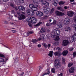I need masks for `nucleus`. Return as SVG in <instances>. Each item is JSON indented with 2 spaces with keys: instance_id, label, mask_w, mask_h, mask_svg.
Masks as SVG:
<instances>
[{
  "instance_id": "b1692460",
  "label": "nucleus",
  "mask_w": 76,
  "mask_h": 76,
  "mask_svg": "<svg viewBox=\"0 0 76 76\" xmlns=\"http://www.w3.org/2000/svg\"><path fill=\"white\" fill-rule=\"evenodd\" d=\"M54 3H53V5L55 6H57V0H54Z\"/></svg>"
},
{
  "instance_id": "7c9ffc66",
  "label": "nucleus",
  "mask_w": 76,
  "mask_h": 76,
  "mask_svg": "<svg viewBox=\"0 0 76 76\" xmlns=\"http://www.w3.org/2000/svg\"><path fill=\"white\" fill-rule=\"evenodd\" d=\"M73 65V63H69L68 64V67H70L71 66H72Z\"/></svg>"
},
{
  "instance_id": "4d7b16f0",
  "label": "nucleus",
  "mask_w": 76,
  "mask_h": 76,
  "mask_svg": "<svg viewBox=\"0 0 76 76\" xmlns=\"http://www.w3.org/2000/svg\"><path fill=\"white\" fill-rule=\"evenodd\" d=\"M54 10H55V9L54 8H52V9H51V12H52V13H53V12H54Z\"/></svg>"
},
{
  "instance_id": "c9c22d12",
  "label": "nucleus",
  "mask_w": 76,
  "mask_h": 76,
  "mask_svg": "<svg viewBox=\"0 0 76 76\" xmlns=\"http://www.w3.org/2000/svg\"><path fill=\"white\" fill-rule=\"evenodd\" d=\"M50 11V10H44V12L45 13H47V12H49Z\"/></svg>"
},
{
  "instance_id": "5fc2aeb1",
  "label": "nucleus",
  "mask_w": 76,
  "mask_h": 76,
  "mask_svg": "<svg viewBox=\"0 0 76 76\" xmlns=\"http://www.w3.org/2000/svg\"><path fill=\"white\" fill-rule=\"evenodd\" d=\"M28 25L31 28L32 27V24H31V23H28Z\"/></svg>"
},
{
  "instance_id": "c756f323",
  "label": "nucleus",
  "mask_w": 76,
  "mask_h": 76,
  "mask_svg": "<svg viewBox=\"0 0 76 76\" xmlns=\"http://www.w3.org/2000/svg\"><path fill=\"white\" fill-rule=\"evenodd\" d=\"M62 61L63 64H66V62H65L66 61V59L64 58H62Z\"/></svg>"
},
{
  "instance_id": "6e6552de",
  "label": "nucleus",
  "mask_w": 76,
  "mask_h": 76,
  "mask_svg": "<svg viewBox=\"0 0 76 76\" xmlns=\"http://www.w3.org/2000/svg\"><path fill=\"white\" fill-rule=\"evenodd\" d=\"M24 19H25V16L23 14H21L20 16L18 17V19L20 20Z\"/></svg>"
},
{
  "instance_id": "aec40b11",
  "label": "nucleus",
  "mask_w": 76,
  "mask_h": 76,
  "mask_svg": "<svg viewBox=\"0 0 76 76\" xmlns=\"http://www.w3.org/2000/svg\"><path fill=\"white\" fill-rule=\"evenodd\" d=\"M45 28L44 27H43L42 28L40 31V32L41 33H44L45 32Z\"/></svg>"
},
{
  "instance_id": "cd10ccee",
  "label": "nucleus",
  "mask_w": 76,
  "mask_h": 76,
  "mask_svg": "<svg viewBox=\"0 0 76 76\" xmlns=\"http://www.w3.org/2000/svg\"><path fill=\"white\" fill-rule=\"evenodd\" d=\"M40 37L42 38V39H44V38L45 37V35H44V34H42L40 35Z\"/></svg>"
},
{
  "instance_id": "69168bd1",
  "label": "nucleus",
  "mask_w": 76,
  "mask_h": 76,
  "mask_svg": "<svg viewBox=\"0 0 76 76\" xmlns=\"http://www.w3.org/2000/svg\"><path fill=\"white\" fill-rule=\"evenodd\" d=\"M37 47H38L39 48V47H41V45H37Z\"/></svg>"
},
{
  "instance_id": "72a5a7b5",
  "label": "nucleus",
  "mask_w": 76,
  "mask_h": 76,
  "mask_svg": "<svg viewBox=\"0 0 76 76\" xmlns=\"http://www.w3.org/2000/svg\"><path fill=\"white\" fill-rule=\"evenodd\" d=\"M59 39H60V38H59V36H57L56 38V41H58V40H59Z\"/></svg>"
},
{
  "instance_id": "bb28decb",
  "label": "nucleus",
  "mask_w": 76,
  "mask_h": 76,
  "mask_svg": "<svg viewBox=\"0 0 76 76\" xmlns=\"http://www.w3.org/2000/svg\"><path fill=\"white\" fill-rule=\"evenodd\" d=\"M44 10H50V9L48 7H44L43 8Z\"/></svg>"
},
{
  "instance_id": "473e14b6",
  "label": "nucleus",
  "mask_w": 76,
  "mask_h": 76,
  "mask_svg": "<svg viewBox=\"0 0 76 76\" xmlns=\"http://www.w3.org/2000/svg\"><path fill=\"white\" fill-rule=\"evenodd\" d=\"M42 45L45 47V48H47V45L45 43H42Z\"/></svg>"
},
{
  "instance_id": "5701e85b",
  "label": "nucleus",
  "mask_w": 76,
  "mask_h": 76,
  "mask_svg": "<svg viewBox=\"0 0 76 76\" xmlns=\"http://www.w3.org/2000/svg\"><path fill=\"white\" fill-rule=\"evenodd\" d=\"M53 51H50L49 53V54H48V55L50 57H52L53 56Z\"/></svg>"
},
{
  "instance_id": "e433bc0d",
  "label": "nucleus",
  "mask_w": 76,
  "mask_h": 76,
  "mask_svg": "<svg viewBox=\"0 0 76 76\" xmlns=\"http://www.w3.org/2000/svg\"><path fill=\"white\" fill-rule=\"evenodd\" d=\"M32 42H33L34 43H35L36 42H37V39H32Z\"/></svg>"
},
{
  "instance_id": "de8ad7c7",
  "label": "nucleus",
  "mask_w": 76,
  "mask_h": 76,
  "mask_svg": "<svg viewBox=\"0 0 76 76\" xmlns=\"http://www.w3.org/2000/svg\"><path fill=\"white\" fill-rule=\"evenodd\" d=\"M69 51H73V48H70L69 49Z\"/></svg>"
},
{
  "instance_id": "a878e982",
  "label": "nucleus",
  "mask_w": 76,
  "mask_h": 76,
  "mask_svg": "<svg viewBox=\"0 0 76 76\" xmlns=\"http://www.w3.org/2000/svg\"><path fill=\"white\" fill-rule=\"evenodd\" d=\"M37 9H38V8L35 7V6H34L33 7L32 9V10H34V11H36L37 10Z\"/></svg>"
},
{
  "instance_id": "680f3d73",
  "label": "nucleus",
  "mask_w": 76,
  "mask_h": 76,
  "mask_svg": "<svg viewBox=\"0 0 76 76\" xmlns=\"http://www.w3.org/2000/svg\"><path fill=\"white\" fill-rule=\"evenodd\" d=\"M29 71H28L26 73V75H29Z\"/></svg>"
},
{
  "instance_id": "4468645a",
  "label": "nucleus",
  "mask_w": 76,
  "mask_h": 76,
  "mask_svg": "<svg viewBox=\"0 0 76 76\" xmlns=\"http://www.w3.org/2000/svg\"><path fill=\"white\" fill-rule=\"evenodd\" d=\"M32 18L33 17H29L27 18V20H28V22L30 23H32Z\"/></svg>"
},
{
  "instance_id": "09e8293b",
  "label": "nucleus",
  "mask_w": 76,
  "mask_h": 76,
  "mask_svg": "<svg viewBox=\"0 0 76 76\" xmlns=\"http://www.w3.org/2000/svg\"><path fill=\"white\" fill-rule=\"evenodd\" d=\"M58 76H63V74L61 73L60 74H58Z\"/></svg>"
},
{
  "instance_id": "338daca9",
  "label": "nucleus",
  "mask_w": 76,
  "mask_h": 76,
  "mask_svg": "<svg viewBox=\"0 0 76 76\" xmlns=\"http://www.w3.org/2000/svg\"><path fill=\"white\" fill-rule=\"evenodd\" d=\"M12 14H13L15 13V11L13 10H12Z\"/></svg>"
},
{
  "instance_id": "1a4fd4ad",
  "label": "nucleus",
  "mask_w": 76,
  "mask_h": 76,
  "mask_svg": "<svg viewBox=\"0 0 76 76\" xmlns=\"http://www.w3.org/2000/svg\"><path fill=\"white\" fill-rule=\"evenodd\" d=\"M69 43V41L66 40H64L63 41L62 45L66 46Z\"/></svg>"
},
{
  "instance_id": "bf43d9fd",
  "label": "nucleus",
  "mask_w": 76,
  "mask_h": 76,
  "mask_svg": "<svg viewBox=\"0 0 76 76\" xmlns=\"http://www.w3.org/2000/svg\"><path fill=\"white\" fill-rule=\"evenodd\" d=\"M11 31L13 33H15V32H16V31L15 30H12Z\"/></svg>"
},
{
  "instance_id": "0eeeda50",
  "label": "nucleus",
  "mask_w": 76,
  "mask_h": 76,
  "mask_svg": "<svg viewBox=\"0 0 76 76\" xmlns=\"http://www.w3.org/2000/svg\"><path fill=\"white\" fill-rule=\"evenodd\" d=\"M36 15L37 16L41 17V16H42L44 15V14L41 11H38L37 12Z\"/></svg>"
},
{
  "instance_id": "8fccbe9b",
  "label": "nucleus",
  "mask_w": 76,
  "mask_h": 76,
  "mask_svg": "<svg viewBox=\"0 0 76 76\" xmlns=\"http://www.w3.org/2000/svg\"><path fill=\"white\" fill-rule=\"evenodd\" d=\"M29 34H32L34 33V32L32 31H28Z\"/></svg>"
},
{
  "instance_id": "c85d7f7f",
  "label": "nucleus",
  "mask_w": 76,
  "mask_h": 76,
  "mask_svg": "<svg viewBox=\"0 0 76 76\" xmlns=\"http://www.w3.org/2000/svg\"><path fill=\"white\" fill-rule=\"evenodd\" d=\"M56 69L54 68H54H52L51 69V71L52 72V73H56V71H55V69Z\"/></svg>"
},
{
  "instance_id": "e2e57ef3",
  "label": "nucleus",
  "mask_w": 76,
  "mask_h": 76,
  "mask_svg": "<svg viewBox=\"0 0 76 76\" xmlns=\"http://www.w3.org/2000/svg\"><path fill=\"white\" fill-rule=\"evenodd\" d=\"M64 9L66 10V9H67V8H68L67 7V6H65L64 7Z\"/></svg>"
},
{
  "instance_id": "9b49d317",
  "label": "nucleus",
  "mask_w": 76,
  "mask_h": 76,
  "mask_svg": "<svg viewBox=\"0 0 76 76\" xmlns=\"http://www.w3.org/2000/svg\"><path fill=\"white\" fill-rule=\"evenodd\" d=\"M71 40L72 42H75L76 40V34H74V35L71 38Z\"/></svg>"
},
{
  "instance_id": "864d4df0",
  "label": "nucleus",
  "mask_w": 76,
  "mask_h": 76,
  "mask_svg": "<svg viewBox=\"0 0 76 76\" xmlns=\"http://www.w3.org/2000/svg\"><path fill=\"white\" fill-rule=\"evenodd\" d=\"M47 47L48 48H50V47H51V45L50 44H48V45Z\"/></svg>"
},
{
  "instance_id": "ddd939ff",
  "label": "nucleus",
  "mask_w": 76,
  "mask_h": 76,
  "mask_svg": "<svg viewBox=\"0 0 76 76\" xmlns=\"http://www.w3.org/2000/svg\"><path fill=\"white\" fill-rule=\"evenodd\" d=\"M64 29L65 31H67V32H70V31H71V28L69 26H66L65 27Z\"/></svg>"
},
{
  "instance_id": "774afa93",
  "label": "nucleus",
  "mask_w": 76,
  "mask_h": 76,
  "mask_svg": "<svg viewBox=\"0 0 76 76\" xmlns=\"http://www.w3.org/2000/svg\"><path fill=\"white\" fill-rule=\"evenodd\" d=\"M73 31L74 32L75 34H76V30H73Z\"/></svg>"
},
{
  "instance_id": "13d9d810",
  "label": "nucleus",
  "mask_w": 76,
  "mask_h": 76,
  "mask_svg": "<svg viewBox=\"0 0 76 76\" xmlns=\"http://www.w3.org/2000/svg\"><path fill=\"white\" fill-rule=\"evenodd\" d=\"M23 74H24V72H22L21 74H20V76H23Z\"/></svg>"
},
{
  "instance_id": "7ed1b4c3",
  "label": "nucleus",
  "mask_w": 76,
  "mask_h": 76,
  "mask_svg": "<svg viewBox=\"0 0 76 76\" xmlns=\"http://www.w3.org/2000/svg\"><path fill=\"white\" fill-rule=\"evenodd\" d=\"M55 14L56 16H64V13L63 12H62L58 10L56 11Z\"/></svg>"
},
{
  "instance_id": "49530a36",
  "label": "nucleus",
  "mask_w": 76,
  "mask_h": 76,
  "mask_svg": "<svg viewBox=\"0 0 76 76\" xmlns=\"http://www.w3.org/2000/svg\"><path fill=\"white\" fill-rule=\"evenodd\" d=\"M21 3H24V0H19Z\"/></svg>"
},
{
  "instance_id": "f8f14e48",
  "label": "nucleus",
  "mask_w": 76,
  "mask_h": 76,
  "mask_svg": "<svg viewBox=\"0 0 76 76\" xmlns=\"http://www.w3.org/2000/svg\"><path fill=\"white\" fill-rule=\"evenodd\" d=\"M33 3L34 4L35 6H36V7H38V5H39V4L38 3V1L37 0H33Z\"/></svg>"
},
{
  "instance_id": "2eb2a0df",
  "label": "nucleus",
  "mask_w": 76,
  "mask_h": 76,
  "mask_svg": "<svg viewBox=\"0 0 76 76\" xmlns=\"http://www.w3.org/2000/svg\"><path fill=\"white\" fill-rule=\"evenodd\" d=\"M18 9L19 10H22V11H24L25 10V7L21 6H20L18 7Z\"/></svg>"
},
{
  "instance_id": "79ce46f5",
  "label": "nucleus",
  "mask_w": 76,
  "mask_h": 76,
  "mask_svg": "<svg viewBox=\"0 0 76 76\" xmlns=\"http://www.w3.org/2000/svg\"><path fill=\"white\" fill-rule=\"evenodd\" d=\"M1 64H4L6 63V61H2L1 62Z\"/></svg>"
},
{
  "instance_id": "a18cd8bd",
  "label": "nucleus",
  "mask_w": 76,
  "mask_h": 76,
  "mask_svg": "<svg viewBox=\"0 0 76 76\" xmlns=\"http://www.w3.org/2000/svg\"><path fill=\"white\" fill-rule=\"evenodd\" d=\"M45 6H49V3H48V2H47L46 4H45Z\"/></svg>"
},
{
  "instance_id": "f257e3e1",
  "label": "nucleus",
  "mask_w": 76,
  "mask_h": 76,
  "mask_svg": "<svg viewBox=\"0 0 76 76\" xmlns=\"http://www.w3.org/2000/svg\"><path fill=\"white\" fill-rule=\"evenodd\" d=\"M59 59H56L54 63H55L54 68L55 69H59V67H61V64L60 62Z\"/></svg>"
},
{
  "instance_id": "423d86ee",
  "label": "nucleus",
  "mask_w": 76,
  "mask_h": 76,
  "mask_svg": "<svg viewBox=\"0 0 76 76\" xmlns=\"http://www.w3.org/2000/svg\"><path fill=\"white\" fill-rule=\"evenodd\" d=\"M64 23L65 25H67L70 23V19L69 18H66L64 21Z\"/></svg>"
},
{
  "instance_id": "412c9836",
  "label": "nucleus",
  "mask_w": 76,
  "mask_h": 76,
  "mask_svg": "<svg viewBox=\"0 0 76 76\" xmlns=\"http://www.w3.org/2000/svg\"><path fill=\"white\" fill-rule=\"evenodd\" d=\"M42 24V22L40 21L38 23L34 25V26L35 27L39 26L40 25H41Z\"/></svg>"
},
{
  "instance_id": "37998d69",
  "label": "nucleus",
  "mask_w": 76,
  "mask_h": 76,
  "mask_svg": "<svg viewBox=\"0 0 76 76\" xmlns=\"http://www.w3.org/2000/svg\"><path fill=\"white\" fill-rule=\"evenodd\" d=\"M57 22V21L56 20H53V25H56V23Z\"/></svg>"
},
{
  "instance_id": "0e129e2a",
  "label": "nucleus",
  "mask_w": 76,
  "mask_h": 76,
  "mask_svg": "<svg viewBox=\"0 0 76 76\" xmlns=\"http://www.w3.org/2000/svg\"><path fill=\"white\" fill-rule=\"evenodd\" d=\"M73 28H75V29H76V24H75L74 25Z\"/></svg>"
},
{
  "instance_id": "6ab92c4d",
  "label": "nucleus",
  "mask_w": 76,
  "mask_h": 76,
  "mask_svg": "<svg viewBox=\"0 0 76 76\" xmlns=\"http://www.w3.org/2000/svg\"><path fill=\"white\" fill-rule=\"evenodd\" d=\"M58 28H62L63 26V25L61 23V22H59L58 23Z\"/></svg>"
},
{
  "instance_id": "052dcab7",
  "label": "nucleus",
  "mask_w": 76,
  "mask_h": 76,
  "mask_svg": "<svg viewBox=\"0 0 76 76\" xmlns=\"http://www.w3.org/2000/svg\"><path fill=\"white\" fill-rule=\"evenodd\" d=\"M46 25L47 26H50V23H47L46 24Z\"/></svg>"
},
{
  "instance_id": "39448f33",
  "label": "nucleus",
  "mask_w": 76,
  "mask_h": 76,
  "mask_svg": "<svg viewBox=\"0 0 76 76\" xmlns=\"http://www.w3.org/2000/svg\"><path fill=\"white\" fill-rule=\"evenodd\" d=\"M73 14H74V12L72 11H68L67 12V15L70 17L72 16L73 15Z\"/></svg>"
},
{
  "instance_id": "4be33fe9",
  "label": "nucleus",
  "mask_w": 76,
  "mask_h": 76,
  "mask_svg": "<svg viewBox=\"0 0 76 76\" xmlns=\"http://www.w3.org/2000/svg\"><path fill=\"white\" fill-rule=\"evenodd\" d=\"M57 9L59 10H60V11H61V12H63L64 11V10H63V8H62V7H58Z\"/></svg>"
},
{
  "instance_id": "2f4dec72",
  "label": "nucleus",
  "mask_w": 76,
  "mask_h": 76,
  "mask_svg": "<svg viewBox=\"0 0 76 76\" xmlns=\"http://www.w3.org/2000/svg\"><path fill=\"white\" fill-rule=\"evenodd\" d=\"M34 6V5H33V4H30L29 5V7L30 9H32Z\"/></svg>"
},
{
  "instance_id": "c03bdc74",
  "label": "nucleus",
  "mask_w": 76,
  "mask_h": 76,
  "mask_svg": "<svg viewBox=\"0 0 76 76\" xmlns=\"http://www.w3.org/2000/svg\"><path fill=\"white\" fill-rule=\"evenodd\" d=\"M41 66H39L37 68V71H39V70H40V69H41Z\"/></svg>"
},
{
  "instance_id": "f3484780",
  "label": "nucleus",
  "mask_w": 76,
  "mask_h": 76,
  "mask_svg": "<svg viewBox=\"0 0 76 76\" xmlns=\"http://www.w3.org/2000/svg\"><path fill=\"white\" fill-rule=\"evenodd\" d=\"M67 54H68V51L67 50H64L62 53V54L64 56H66Z\"/></svg>"
},
{
  "instance_id": "dca6fc26",
  "label": "nucleus",
  "mask_w": 76,
  "mask_h": 76,
  "mask_svg": "<svg viewBox=\"0 0 76 76\" xmlns=\"http://www.w3.org/2000/svg\"><path fill=\"white\" fill-rule=\"evenodd\" d=\"M32 23H36L37 22V19L35 17H33L32 18Z\"/></svg>"
},
{
  "instance_id": "f704fd0d",
  "label": "nucleus",
  "mask_w": 76,
  "mask_h": 76,
  "mask_svg": "<svg viewBox=\"0 0 76 76\" xmlns=\"http://www.w3.org/2000/svg\"><path fill=\"white\" fill-rule=\"evenodd\" d=\"M4 59H6V58H0V61L1 62V61H5V60H4Z\"/></svg>"
},
{
  "instance_id": "ea45409f",
  "label": "nucleus",
  "mask_w": 76,
  "mask_h": 76,
  "mask_svg": "<svg viewBox=\"0 0 76 76\" xmlns=\"http://www.w3.org/2000/svg\"><path fill=\"white\" fill-rule=\"evenodd\" d=\"M47 1H43L42 2V4H43V5H45V4L47 3Z\"/></svg>"
},
{
  "instance_id": "603ef678",
  "label": "nucleus",
  "mask_w": 76,
  "mask_h": 76,
  "mask_svg": "<svg viewBox=\"0 0 76 76\" xmlns=\"http://www.w3.org/2000/svg\"><path fill=\"white\" fill-rule=\"evenodd\" d=\"M17 13L19 16H20V12H19V11L17 12Z\"/></svg>"
},
{
  "instance_id": "f03ea898",
  "label": "nucleus",
  "mask_w": 76,
  "mask_h": 76,
  "mask_svg": "<svg viewBox=\"0 0 76 76\" xmlns=\"http://www.w3.org/2000/svg\"><path fill=\"white\" fill-rule=\"evenodd\" d=\"M53 31L54 35L52 34L51 37H52V36H55L56 35H58L60 34V31L59 29L58 28H56Z\"/></svg>"
},
{
  "instance_id": "3c124183",
  "label": "nucleus",
  "mask_w": 76,
  "mask_h": 76,
  "mask_svg": "<svg viewBox=\"0 0 76 76\" xmlns=\"http://www.w3.org/2000/svg\"><path fill=\"white\" fill-rule=\"evenodd\" d=\"M10 6L11 7H14V5H13V4H10Z\"/></svg>"
},
{
  "instance_id": "a211bd4d",
  "label": "nucleus",
  "mask_w": 76,
  "mask_h": 76,
  "mask_svg": "<svg viewBox=\"0 0 76 76\" xmlns=\"http://www.w3.org/2000/svg\"><path fill=\"white\" fill-rule=\"evenodd\" d=\"M54 54L55 56H60L62 53L61 52H56Z\"/></svg>"
},
{
  "instance_id": "20e7f679",
  "label": "nucleus",
  "mask_w": 76,
  "mask_h": 76,
  "mask_svg": "<svg viewBox=\"0 0 76 76\" xmlns=\"http://www.w3.org/2000/svg\"><path fill=\"white\" fill-rule=\"evenodd\" d=\"M26 12L28 14L31 16H33V15L35 14V12L34 11L31 10L30 9H28L27 10Z\"/></svg>"
},
{
  "instance_id": "58836bf2",
  "label": "nucleus",
  "mask_w": 76,
  "mask_h": 76,
  "mask_svg": "<svg viewBox=\"0 0 76 76\" xmlns=\"http://www.w3.org/2000/svg\"><path fill=\"white\" fill-rule=\"evenodd\" d=\"M46 37H47V39H50V35H49V34H46Z\"/></svg>"
},
{
  "instance_id": "9d476101",
  "label": "nucleus",
  "mask_w": 76,
  "mask_h": 76,
  "mask_svg": "<svg viewBox=\"0 0 76 76\" xmlns=\"http://www.w3.org/2000/svg\"><path fill=\"white\" fill-rule=\"evenodd\" d=\"M75 69V67L73 66L71 67L69 69V73H74Z\"/></svg>"
},
{
  "instance_id": "393cba45",
  "label": "nucleus",
  "mask_w": 76,
  "mask_h": 76,
  "mask_svg": "<svg viewBox=\"0 0 76 76\" xmlns=\"http://www.w3.org/2000/svg\"><path fill=\"white\" fill-rule=\"evenodd\" d=\"M65 3V2L64 1H61L59 3V4L60 5V6H61V5H63Z\"/></svg>"
},
{
  "instance_id": "6e6d98bb",
  "label": "nucleus",
  "mask_w": 76,
  "mask_h": 76,
  "mask_svg": "<svg viewBox=\"0 0 76 76\" xmlns=\"http://www.w3.org/2000/svg\"><path fill=\"white\" fill-rule=\"evenodd\" d=\"M0 57H4V55H3V54H0Z\"/></svg>"
},
{
  "instance_id": "4c0bfd02",
  "label": "nucleus",
  "mask_w": 76,
  "mask_h": 76,
  "mask_svg": "<svg viewBox=\"0 0 76 76\" xmlns=\"http://www.w3.org/2000/svg\"><path fill=\"white\" fill-rule=\"evenodd\" d=\"M73 56L74 58H75V57H76V51H75L73 52Z\"/></svg>"
},
{
  "instance_id": "a19ab883",
  "label": "nucleus",
  "mask_w": 76,
  "mask_h": 76,
  "mask_svg": "<svg viewBox=\"0 0 76 76\" xmlns=\"http://www.w3.org/2000/svg\"><path fill=\"white\" fill-rule=\"evenodd\" d=\"M56 50H58V51H61V50H62V49L60 48L59 47L57 48H56Z\"/></svg>"
}]
</instances>
